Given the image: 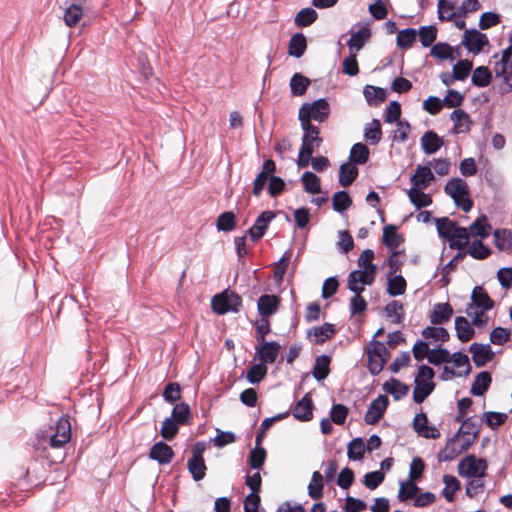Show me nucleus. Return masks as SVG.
I'll return each mask as SVG.
<instances>
[{
  "label": "nucleus",
  "mask_w": 512,
  "mask_h": 512,
  "mask_svg": "<svg viewBox=\"0 0 512 512\" xmlns=\"http://www.w3.org/2000/svg\"><path fill=\"white\" fill-rule=\"evenodd\" d=\"M368 355V370L372 375L379 374L388 359L390 352L384 343L372 340L366 348Z\"/></svg>",
  "instance_id": "1"
},
{
  "label": "nucleus",
  "mask_w": 512,
  "mask_h": 512,
  "mask_svg": "<svg viewBox=\"0 0 512 512\" xmlns=\"http://www.w3.org/2000/svg\"><path fill=\"white\" fill-rule=\"evenodd\" d=\"M444 190L463 211L469 212L472 209L473 202L468 198V185L463 179L453 178L449 180Z\"/></svg>",
  "instance_id": "2"
},
{
  "label": "nucleus",
  "mask_w": 512,
  "mask_h": 512,
  "mask_svg": "<svg viewBox=\"0 0 512 512\" xmlns=\"http://www.w3.org/2000/svg\"><path fill=\"white\" fill-rule=\"evenodd\" d=\"M241 298L233 292H223L212 298L211 306L215 313L224 315L230 311L238 312L241 306Z\"/></svg>",
  "instance_id": "3"
},
{
  "label": "nucleus",
  "mask_w": 512,
  "mask_h": 512,
  "mask_svg": "<svg viewBox=\"0 0 512 512\" xmlns=\"http://www.w3.org/2000/svg\"><path fill=\"white\" fill-rule=\"evenodd\" d=\"M487 468L483 459H478L474 455H469L458 464V473L467 478H482Z\"/></svg>",
  "instance_id": "4"
},
{
  "label": "nucleus",
  "mask_w": 512,
  "mask_h": 512,
  "mask_svg": "<svg viewBox=\"0 0 512 512\" xmlns=\"http://www.w3.org/2000/svg\"><path fill=\"white\" fill-rule=\"evenodd\" d=\"M375 273L372 267L368 270L358 269L352 271L348 276V288L354 293H362L365 285H371L374 281Z\"/></svg>",
  "instance_id": "5"
},
{
  "label": "nucleus",
  "mask_w": 512,
  "mask_h": 512,
  "mask_svg": "<svg viewBox=\"0 0 512 512\" xmlns=\"http://www.w3.org/2000/svg\"><path fill=\"white\" fill-rule=\"evenodd\" d=\"M71 438V424L67 417H61L55 426V432L49 438V444L53 448H59Z\"/></svg>",
  "instance_id": "6"
},
{
  "label": "nucleus",
  "mask_w": 512,
  "mask_h": 512,
  "mask_svg": "<svg viewBox=\"0 0 512 512\" xmlns=\"http://www.w3.org/2000/svg\"><path fill=\"white\" fill-rule=\"evenodd\" d=\"M488 44L489 40L487 36L478 30H466L463 34L462 45L465 46L469 52L477 54Z\"/></svg>",
  "instance_id": "7"
},
{
  "label": "nucleus",
  "mask_w": 512,
  "mask_h": 512,
  "mask_svg": "<svg viewBox=\"0 0 512 512\" xmlns=\"http://www.w3.org/2000/svg\"><path fill=\"white\" fill-rule=\"evenodd\" d=\"M388 404V397L385 395H379L370 403L365 414V422L370 425L376 424L382 418Z\"/></svg>",
  "instance_id": "8"
},
{
  "label": "nucleus",
  "mask_w": 512,
  "mask_h": 512,
  "mask_svg": "<svg viewBox=\"0 0 512 512\" xmlns=\"http://www.w3.org/2000/svg\"><path fill=\"white\" fill-rule=\"evenodd\" d=\"M301 109H304L305 112L315 121L322 123L324 122L329 114H330V107L328 102L321 98L318 99L312 103H304L301 106Z\"/></svg>",
  "instance_id": "9"
},
{
  "label": "nucleus",
  "mask_w": 512,
  "mask_h": 512,
  "mask_svg": "<svg viewBox=\"0 0 512 512\" xmlns=\"http://www.w3.org/2000/svg\"><path fill=\"white\" fill-rule=\"evenodd\" d=\"M275 218V213L272 211L262 212L256 219L252 227L247 231L252 241H258L261 239L270 222Z\"/></svg>",
  "instance_id": "10"
},
{
  "label": "nucleus",
  "mask_w": 512,
  "mask_h": 512,
  "mask_svg": "<svg viewBox=\"0 0 512 512\" xmlns=\"http://www.w3.org/2000/svg\"><path fill=\"white\" fill-rule=\"evenodd\" d=\"M414 430L426 439H437L440 437V432L435 426H428V418L425 413H419L413 420Z\"/></svg>",
  "instance_id": "11"
},
{
  "label": "nucleus",
  "mask_w": 512,
  "mask_h": 512,
  "mask_svg": "<svg viewBox=\"0 0 512 512\" xmlns=\"http://www.w3.org/2000/svg\"><path fill=\"white\" fill-rule=\"evenodd\" d=\"M469 351L472 354V360L477 367H482L494 357L489 344L473 343L469 347Z\"/></svg>",
  "instance_id": "12"
},
{
  "label": "nucleus",
  "mask_w": 512,
  "mask_h": 512,
  "mask_svg": "<svg viewBox=\"0 0 512 512\" xmlns=\"http://www.w3.org/2000/svg\"><path fill=\"white\" fill-rule=\"evenodd\" d=\"M494 72L496 77L511 78L512 77V47H508L502 51L499 60L495 62Z\"/></svg>",
  "instance_id": "13"
},
{
  "label": "nucleus",
  "mask_w": 512,
  "mask_h": 512,
  "mask_svg": "<svg viewBox=\"0 0 512 512\" xmlns=\"http://www.w3.org/2000/svg\"><path fill=\"white\" fill-rule=\"evenodd\" d=\"M313 401L310 393H307L299 400L293 408V416L300 421H309L313 417Z\"/></svg>",
  "instance_id": "14"
},
{
  "label": "nucleus",
  "mask_w": 512,
  "mask_h": 512,
  "mask_svg": "<svg viewBox=\"0 0 512 512\" xmlns=\"http://www.w3.org/2000/svg\"><path fill=\"white\" fill-rule=\"evenodd\" d=\"M280 306V299L276 295L265 294L257 301V308L261 317L268 318L275 314Z\"/></svg>",
  "instance_id": "15"
},
{
  "label": "nucleus",
  "mask_w": 512,
  "mask_h": 512,
  "mask_svg": "<svg viewBox=\"0 0 512 512\" xmlns=\"http://www.w3.org/2000/svg\"><path fill=\"white\" fill-rule=\"evenodd\" d=\"M149 457L157 461L159 464L164 465L172 461L174 457V451L168 444L160 441L151 447Z\"/></svg>",
  "instance_id": "16"
},
{
  "label": "nucleus",
  "mask_w": 512,
  "mask_h": 512,
  "mask_svg": "<svg viewBox=\"0 0 512 512\" xmlns=\"http://www.w3.org/2000/svg\"><path fill=\"white\" fill-rule=\"evenodd\" d=\"M276 170V164L273 160L267 159L262 166V171L257 175L254 180L253 194L259 196L265 187V184L270 175Z\"/></svg>",
  "instance_id": "17"
},
{
  "label": "nucleus",
  "mask_w": 512,
  "mask_h": 512,
  "mask_svg": "<svg viewBox=\"0 0 512 512\" xmlns=\"http://www.w3.org/2000/svg\"><path fill=\"white\" fill-rule=\"evenodd\" d=\"M420 142L423 152L427 155L436 153L444 144L443 139L432 130L425 132L422 135Z\"/></svg>",
  "instance_id": "18"
},
{
  "label": "nucleus",
  "mask_w": 512,
  "mask_h": 512,
  "mask_svg": "<svg viewBox=\"0 0 512 512\" xmlns=\"http://www.w3.org/2000/svg\"><path fill=\"white\" fill-rule=\"evenodd\" d=\"M280 351L279 343L271 341L265 343L264 346L256 347V355L260 360V363L266 365L275 362Z\"/></svg>",
  "instance_id": "19"
},
{
  "label": "nucleus",
  "mask_w": 512,
  "mask_h": 512,
  "mask_svg": "<svg viewBox=\"0 0 512 512\" xmlns=\"http://www.w3.org/2000/svg\"><path fill=\"white\" fill-rule=\"evenodd\" d=\"M432 180H434V175L431 172L430 167L419 165L416 168L414 175L410 178L412 183L411 188L426 189Z\"/></svg>",
  "instance_id": "20"
},
{
  "label": "nucleus",
  "mask_w": 512,
  "mask_h": 512,
  "mask_svg": "<svg viewBox=\"0 0 512 512\" xmlns=\"http://www.w3.org/2000/svg\"><path fill=\"white\" fill-rule=\"evenodd\" d=\"M472 305L476 309L488 311L493 308L494 302L481 286H476L471 295Z\"/></svg>",
  "instance_id": "21"
},
{
  "label": "nucleus",
  "mask_w": 512,
  "mask_h": 512,
  "mask_svg": "<svg viewBox=\"0 0 512 512\" xmlns=\"http://www.w3.org/2000/svg\"><path fill=\"white\" fill-rule=\"evenodd\" d=\"M453 315V309L449 303H437L430 315V321L434 325L448 322Z\"/></svg>",
  "instance_id": "22"
},
{
  "label": "nucleus",
  "mask_w": 512,
  "mask_h": 512,
  "mask_svg": "<svg viewBox=\"0 0 512 512\" xmlns=\"http://www.w3.org/2000/svg\"><path fill=\"white\" fill-rule=\"evenodd\" d=\"M460 454H462L460 447V436L455 434L447 441L444 449L439 453L438 458L440 461H451Z\"/></svg>",
  "instance_id": "23"
},
{
  "label": "nucleus",
  "mask_w": 512,
  "mask_h": 512,
  "mask_svg": "<svg viewBox=\"0 0 512 512\" xmlns=\"http://www.w3.org/2000/svg\"><path fill=\"white\" fill-rule=\"evenodd\" d=\"M451 120L454 123L453 131L456 134L467 133L470 130V117L461 109L454 110L450 115Z\"/></svg>",
  "instance_id": "24"
},
{
  "label": "nucleus",
  "mask_w": 512,
  "mask_h": 512,
  "mask_svg": "<svg viewBox=\"0 0 512 512\" xmlns=\"http://www.w3.org/2000/svg\"><path fill=\"white\" fill-rule=\"evenodd\" d=\"M455 330L457 338L461 342H468L474 337L475 331L467 318L458 316L455 319Z\"/></svg>",
  "instance_id": "25"
},
{
  "label": "nucleus",
  "mask_w": 512,
  "mask_h": 512,
  "mask_svg": "<svg viewBox=\"0 0 512 512\" xmlns=\"http://www.w3.org/2000/svg\"><path fill=\"white\" fill-rule=\"evenodd\" d=\"M371 33L368 27H363L360 30L351 33V37L347 42L350 53H357L362 49L366 40L369 39Z\"/></svg>",
  "instance_id": "26"
},
{
  "label": "nucleus",
  "mask_w": 512,
  "mask_h": 512,
  "mask_svg": "<svg viewBox=\"0 0 512 512\" xmlns=\"http://www.w3.org/2000/svg\"><path fill=\"white\" fill-rule=\"evenodd\" d=\"M434 383L432 381L415 379V388L413 391V400L421 404L433 392Z\"/></svg>",
  "instance_id": "27"
},
{
  "label": "nucleus",
  "mask_w": 512,
  "mask_h": 512,
  "mask_svg": "<svg viewBox=\"0 0 512 512\" xmlns=\"http://www.w3.org/2000/svg\"><path fill=\"white\" fill-rule=\"evenodd\" d=\"M383 389L391 394L395 400H400L409 392V386L395 378H391L389 381L385 382Z\"/></svg>",
  "instance_id": "28"
},
{
  "label": "nucleus",
  "mask_w": 512,
  "mask_h": 512,
  "mask_svg": "<svg viewBox=\"0 0 512 512\" xmlns=\"http://www.w3.org/2000/svg\"><path fill=\"white\" fill-rule=\"evenodd\" d=\"M324 477L319 471H314L308 484V495L313 500H319L323 496Z\"/></svg>",
  "instance_id": "29"
},
{
  "label": "nucleus",
  "mask_w": 512,
  "mask_h": 512,
  "mask_svg": "<svg viewBox=\"0 0 512 512\" xmlns=\"http://www.w3.org/2000/svg\"><path fill=\"white\" fill-rule=\"evenodd\" d=\"M336 329L333 324L324 323L321 326H315L309 330V336L313 335L317 344H323L326 340L333 337Z\"/></svg>",
  "instance_id": "30"
},
{
  "label": "nucleus",
  "mask_w": 512,
  "mask_h": 512,
  "mask_svg": "<svg viewBox=\"0 0 512 512\" xmlns=\"http://www.w3.org/2000/svg\"><path fill=\"white\" fill-rule=\"evenodd\" d=\"M491 225L488 223L487 217L481 215L469 227L468 232L473 237L487 238L490 234Z\"/></svg>",
  "instance_id": "31"
},
{
  "label": "nucleus",
  "mask_w": 512,
  "mask_h": 512,
  "mask_svg": "<svg viewBox=\"0 0 512 512\" xmlns=\"http://www.w3.org/2000/svg\"><path fill=\"white\" fill-rule=\"evenodd\" d=\"M358 176V169L352 163H344L339 168V183L343 187L350 186Z\"/></svg>",
  "instance_id": "32"
},
{
  "label": "nucleus",
  "mask_w": 512,
  "mask_h": 512,
  "mask_svg": "<svg viewBox=\"0 0 512 512\" xmlns=\"http://www.w3.org/2000/svg\"><path fill=\"white\" fill-rule=\"evenodd\" d=\"M330 362L331 359L327 355H321L316 358L312 370V375L317 381H322L328 376L330 372Z\"/></svg>",
  "instance_id": "33"
},
{
  "label": "nucleus",
  "mask_w": 512,
  "mask_h": 512,
  "mask_svg": "<svg viewBox=\"0 0 512 512\" xmlns=\"http://www.w3.org/2000/svg\"><path fill=\"white\" fill-rule=\"evenodd\" d=\"M364 138L371 145H377L382 138L381 124L378 119H373L366 124L364 129Z\"/></svg>",
  "instance_id": "34"
},
{
  "label": "nucleus",
  "mask_w": 512,
  "mask_h": 512,
  "mask_svg": "<svg viewBox=\"0 0 512 512\" xmlns=\"http://www.w3.org/2000/svg\"><path fill=\"white\" fill-rule=\"evenodd\" d=\"M306 47V37L302 33H296L289 41L288 53L293 57L300 58L304 54Z\"/></svg>",
  "instance_id": "35"
},
{
  "label": "nucleus",
  "mask_w": 512,
  "mask_h": 512,
  "mask_svg": "<svg viewBox=\"0 0 512 512\" xmlns=\"http://www.w3.org/2000/svg\"><path fill=\"white\" fill-rule=\"evenodd\" d=\"M495 246L501 251L512 249V231L508 229H496L493 233Z\"/></svg>",
  "instance_id": "36"
},
{
  "label": "nucleus",
  "mask_w": 512,
  "mask_h": 512,
  "mask_svg": "<svg viewBox=\"0 0 512 512\" xmlns=\"http://www.w3.org/2000/svg\"><path fill=\"white\" fill-rule=\"evenodd\" d=\"M491 381L492 378L489 372H480L472 383L471 393L475 396H482L488 390Z\"/></svg>",
  "instance_id": "37"
},
{
  "label": "nucleus",
  "mask_w": 512,
  "mask_h": 512,
  "mask_svg": "<svg viewBox=\"0 0 512 512\" xmlns=\"http://www.w3.org/2000/svg\"><path fill=\"white\" fill-rule=\"evenodd\" d=\"M448 241L450 242V247L452 249H464L469 242L468 229L458 226Z\"/></svg>",
  "instance_id": "38"
},
{
  "label": "nucleus",
  "mask_w": 512,
  "mask_h": 512,
  "mask_svg": "<svg viewBox=\"0 0 512 512\" xmlns=\"http://www.w3.org/2000/svg\"><path fill=\"white\" fill-rule=\"evenodd\" d=\"M187 467L195 481L202 480L206 475V464L204 458L190 457L187 462Z\"/></svg>",
  "instance_id": "39"
},
{
  "label": "nucleus",
  "mask_w": 512,
  "mask_h": 512,
  "mask_svg": "<svg viewBox=\"0 0 512 512\" xmlns=\"http://www.w3.org/2000/svg\"><path fill=\"white\" fill-rule=\"evenodd\" d=\"M408 197L412 204L417 208L420 209L422 207H427L431 205L432 198L430 195L423 192V189L420 188H410L407 191Z\"/></svg>",
  "instance_id": "40"
},
{
  "label": "nucleus",
  "mask_w": 512,
  "mask_h": 512,
  "mask_svg": "<svg viewBox=\"0 0 512 512\" xmlns=\"http://www.w3.org/2000/svg\"><path fill=\"white\" fill-rule=\"evenodd\" d=\"M443 482L445 487L441 494L448 502H452L455 498L456 491L460 489V481L453 475L445 474L443 476Z\"/></svg>",
  "instance_id": "41"
},
{
  "label": "nucleus",
  "mask_w": 512,
  "mask_h": 512,
  "mask_svg": "<svg viewBox=\"0 0 512 512\" xmlns=\"http://www.w3.org/2000/svg\"><path fill=\"white\" fill-rule=\"evenodd\" d=\"M83 15V9L75 2L70 3L64 12V22L68 27H74Z\"/></svg>",
  "instance_id": "42"
},
{
  "label": "nucleus",
  "mask_w": 512,
  "mask_h": 512,
  "mask_svg": "<svg viewBox=\"0 0 512 512\" xmlns=\"http://www.w3.org/2000/svg\"><path fill=\"white\" fill-rule=\"evenodd\" d=\"M403 239L397 233L396 227L394 225H387L383 228V243L391 249L398 248Z\"/></svg>",
  "instance_id": "43"
},
{
  "label": "nucleus",
  "mask_w": 512,
  "mask_h": 512,
  "mask_svg": "<svg viewBox=\"0 0 512 512\" xmlns=\"http://www.w3.org/2000/svg\"><path fill=\"white\" fill-rule=\"evenodd\" d=\"M309 85V78L300 73H295L290 80L291 93L295 96H302L305 94Z\"/></svg>",
  "instance_id": "44"
},
{
  "label": "nucleus",
  "mask_w": 512,
  "mask_h": 512,
  "mask_svg": "<svg viewBox=\"0 0 512 512\" xmlns=\"http://www.w3.org/2000/svg\"><path fill=\"white\" fill-rule=\"evenodd\" d=\"M406 286V280L403 276L397 275L389 277L387 283V292L392 297L399 296L405 293Z\"/></svg>",
  "instance_id": "45"
},
{
  "label": "nucleus",
  "mask_w": 512,
  "mask_h": 512,
  "mask_svg": "<svg viewBox=\"0 0 512 512\" xmlns=\"http://www.w3.org/2000/svg\"><path fill=\"white\" fill-rule=\"evenodd\" d=\"M435 223L439 236L446 240H449L454 230L458 227L457 224L448 217L436 218Z\"/></svg>",
  "instance_id": "46"
},
{
  "label": "nucleus",
  "mask_w": 512,
  "mask_h": 512,
  "mask_svg": "<svg viewBox=\"0 0 512 512\" xmlns=\"http://www.w3.org/2000/svg\"><path fill=\"white\" fill-rule=\"evenodd\" d=\"M304 190L311 194H317L321 192L320 178L312 172H305L301 177Z\"/></svg>",
  "instance_id": "47"
},
{
  "label": "nucleus",
  "mask_w": 512,
  "mask_h": 512,
  "mask_svg": "<svg viewBox=\"0 0 512 512\" xmlns=\"http://www.w3.org/2000/svg\"><path fill=\"white\" fill-rule=\"evenodd\" d=\"M216 227L219 231L230 232L236 227V216L231 211L220 214L217 218Z\"/></svg>",
  "instance_id": "48"
},
{
  "label": "nucleus",
  "mask_w": 512,
  "mask_h": 512,
  "mask_svg": "<svg viewBox=\"0 0 512 512\" xmlns=\"http://www.w3.org/2000/svg\"><path fill=\"white\" fill-rule=\"evenodd\" d=\"M492 79L491 72L485 66L477 67L472 75V83L477 87H486L490 84Z\"/></svg>",
  "instance_id": "49"
},
{
  "label": "nucleus",
  "mask_w": 512,
  "mask_h": 512,
  "mask_svg": "<svg viewBox=\"0 0 512 512\" xmlns=\"http://www.w3.org/2000/svg\"><path fill=\"white\" fill-rule=\"evenodd\" d=\"M417 31L413 28L400 30L397 34V46L401 49H407L412 46L416 40Z\"/></svg>",
  "instance_id": "50"
},
{
  "label": "nucleus",
  "mask_w": 512,
  "mask_h": 512,
  "mask_svg": "<svg viewBox=\"0 0 512 512\" xmlns=\"http://www.w3.org/2000/svg\"><path fill=\"white\" fill-rule=\"evenodd\" d=\"M456 434L457 436H468L476 439L479 434V424L472 417L466 418Z\"/></svg>",
  "instance_id": "51"
},
{
  "label": "nucleus",
  "mask_w": 512,
  "mask_h": 512,
  "mask_svg": "<svg viewBox=\"0 0 512 512\" xmlns=\"http://www.w3.org/2000/svg\"><path fill=\"white\" fill-rule=\"evenodd\" d=\"M369 157V149L362 143H356L352 146L350 151V160L362 165L367 162Z\"/></svg>",
  "instance_id": "52"
},
{
  "label": "nucleus",
  "mask_w": 512,
  "mask_h": 512,
  "mask_svg": "<svg viewBox=\"0 0 512 512\" xmlns=\"http://www.w3.org/2000/svg\"><path fill=\"white\" fill-rule=\"evenodd\" d=\"M403 305L401 302L394 300L386 305L385 312L387 317L393 318L395 324H400L404 320Z\"/></svg>",
  "instance_id": "53"
},
{
  "label": "nucleus",
  "mask_w": 512,
  "mask_h": 512,
  "mask_svg": "<svg viewBox=\"0 0 512 512\" xmlns=\"http://www.w3.org/2000/svg\"><path fill=\"white\" fill-rule=\"evenodd\" d=\"M321 143H322V138L319 137V134H314V133L303 134L301 149L306 151V154L308 156H312L315 149L320 147Z\"/></svg>",
  "instance_id": "54"
},
{
  "label": "nucleus",
  "mask_w": 512,
  "mask_h": 512,
  "mask_svg": "<svg viewBox=\"0 0 512 512\" xmlns=\"http://www.w3.org/2000/svg\"><path fill=\"white\" fill-rule=\"evenodd\" d=\"M364 96L369 105H377L385 100V91L381 88H377L371 85H367L364 88Z\"/></svg>",
  "instance_id": "55"
},
{
  "label": "nucleus",
  "mask_w": 512,
  "mask_h": 512,
  "mask_svg": "<svg viewBox=\"0 0 512 512\" xmlns=\"http://www.w3.org/2000/svg\"><path fill=\"white\" fill-rule=\"evenodd\" d=\"M352 204V200L346 191H338L332 197V206L336 212L347 210Z\"/></svg>",
  "instance_id": "56"
},
{
  "label": "nucleus",
  "mask_w": 512,
  "mask_h": 512,
  "mask_svg": "<svg viewBox=\"0 0 512 512\" xmlns=\"http://www.w3.org/2000/svg\"><path fill=\"white\" fill-rule=\"evenodd\" d=\"M419 487L413 482L407 480L406 482H400V488L398 492V499L400 501H407L417 496Z\"/></svg>",
  "instance_id": "57"
},
{
  "label": "nucleus",
  "mask_w": 512,
  "mask_h": 512,
  "mask_svg": "<svg viewBox=\"0 0 512 512\" xmlns=\"http://www.w3.org/2000/svg\"><path fill=\"white\" fill-rule=\"evenodd\" d=\"M430 55L440 60L454 59L453 48L449 44L442 42L435 44L431 48Z\"/></svg>",
  "instance_id": "58"
},
{
  "label": "nucleus",
  "mask_w": 512,
  "mask_h": 512,
  "mask_svg": "<svg viewBox=\"0 0 512 512\" xmlns=\"http://www.w3.org/2000/svg\"><path fill=\"white\" fill-rule=\"evenodd\" d=\"M366 446L361 438H355L348 444L347 455L351 460H360L363 458Z\"/></svg>",
  "instance_id": "59"
},
{
  "label": "nucleus",
  "mask_w": 512,
  "mask_h": 512,
  "mask_svg": "<svg viewBox=\"0 0 512 512\" xmlns=\"http://www.w3.org/2000/svg\"><path fill=\"white\" fill-rule=\"evenodd\" d=\"M473 64L471 61L465 59L460 60L453 66V73L451 75L452 79L456 80H464L468 77L470 71L472 70Z\"/></svg>",
  "instance_id": "60"
},
{
  "label": "nucleus",
  "mask_w": 512,
  "mask_h": 512,
  "mask_svg": "<svg viewBox=\"0 0 512 512\" xmlns=\"http://www.w3.org/2000/svg\"><path fill=\"white\" fill-rule=\"evenodd\" d=\"M316 19L317 13L314 9L304 8L297 13L295 23L299 27H306L311 25Z\"/></svg>",
  "instance_id": "61"
},
{
  "label": "nucleus",
  "mask_w": 512,
  "mask_h": 512,
  "mask_svg": "<svg viewBox=\"0 0 512 512\" xmlns=\"http://www.w3.org/2000/svg\"><path fill=\"white\" fill-rule=\"evenodd\" d=\"M428 362L433 365L451 362V354L447 349H431L428 353Z\"/></svg>",
  "instance_id": "62"
},
{
  "label": "nucleus",
  "mask_w": 512,
  "mask_h": 512,
  "mask_svg": "<svg viewBox=\"0 0 512 512\" xmlns=\"http://www.w3.org/2000/svg\"><path fill=\"white\" fill-rule=\"evenodd\" d=\"M422 336L426 339L433 338L441 342H446L449 340V333L443 327L428 326L425 329H423Z\"/></svg>",
  "instance_id": "63"
},
{
  "label": "nucleus",
  "mask_w": 512,
  "mask_h": 512,
  "mask_svg": "<svg viewBox=\"0 0 512 512\" xmlns=\"http://www.w3.org/2000/svg\"><path fill=\"white\" fill-rule=\"evenodd\" d=\"M508 418L506 413L501 412H485L483 414V420L491 429H496L500 425H502Z\"/></svg>",
  "instance_id": "64"
}]
</instances>
